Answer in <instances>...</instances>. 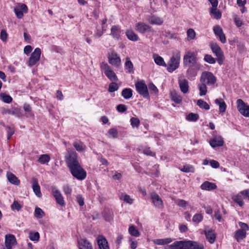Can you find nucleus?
Here are the masks:
<instances>
[{
	"label": "nucleus",
	"mask_w": 249,
	"mask_h": 249,
	"mask_svg": "<svg viewBox=\"0 0 249 249\" xmlns=\"http://www.w3.org/2000/svg\"><path fill=\"white\" fill-rule=\"evenodd\" d=\"M66 162L71 175L78 180L85 179L86 172L78 160L77 154L74 151H69L65 156Z\"/></svg>",
	"instance_id": "obj_1"
},
{
	"label": "nucleus",
	"mask_w": 249,
	"mask_h": 249,
	"mask_svg": "<svg viewBox=\"0 0 249 249\" xmlns=\"http://www.w3.org/2000/svg\"><path fill=\"white\" fill-rule=\"evenodd\" d=\"M200 82L198 85L199 95L203 96L207 93V86H213L216 82V78L211 72L205 71L201 73Z\"/></svg>",
	"instance_id": "obj_2"
},
{
	"label": "nucleus",
	"mask_w": 249,
	"mask_h": 249,
	"mask_svg": "<svg viewBox=\"0 0 249 249\" xmlns=\"http://www.w3.org/2000/svg\"><path fill=\"white\" fill-rule=\"evenodd\" d=\"M180 59V52L178 51L174 52L168 62L167 68V71L171 72L178 68L179 65Z\"/></svg>",
	"instance_id": "obj_3"
},
{
	"label": "nucleus",
	"mask_w": 249,
	"mask_h": 249,
	"mask_svg": "<svg viewBox=\"0 0 249 249\" xmlns=\"http://www.w3.org/2000/svg\"><path fill=\"white\" fill-rule=\"evenodd\" d=\"M183 64L186 66L197 67L196 54L193 52L187 51L183 57Z\"/></svg>",
	"instance_id": "obj_4"
},
{
	"label": "nucleus",
	"mask_w": 249,
	"mask_h": 249,
	"mask_svg": "<svg viewBox=\"0 0 249 249\" xmlns=\"http://www.w3.org/2000/svg\"><path fill=\"white\" fill-rule=\"evenodd\" d=\"M101 69L104 71L105 75L110 81H117L118 80V78L115 73L107 63L102 62L101 64Z\"/></svg>",
	"instance_id": "obj_5"
},
{
	"label": "nucleus",
	"mask_w": 249,
	"mask_h": 249,
	"mask_svg": "<svg viewBox=\"0 0 249 249\" xmlns=\"http://www.w3.org/2000/svg\"><path fill=\"white\" fill-rule=\"evenodd\" d=\"M211 48L213 53L216 56V60L219 65H221L224 60V56L220 47L215 43L210 44Z\"/></svg>",
	"instance_id": "obj_6"
},
{
	"label": "nucleus",
	"mask_w": 249,
	"mask_h": 249,
	"mask_svg": "<svg viewBox=\"0 0 249 249\" xmlns=\"http://www.w3.org/2000/svg\"><path fill=\"white\" fill-rule=\"evenodd\" d=\"M236 104L239 112L245 117H249V106L241 99H237Z\"/></svg>",
	"instance_id": "obj_7"
},
{
	"label": "nucleus",
	"mask_w": 249,
	"mask_h": 249,
	"mask_svg": "<svg viewBox=\"0 0 249 249\" xmlns=\"http://www.w3.org/2000/svg\"><path fill=\"white\" fill-rule=\"evenodd\" d=\"M135 87L138 92L145 98L149 97V93L146 85L143 81L136 83Z\"/></svg>",
	"instance_id": "obj_8"
},
{
	"label": "nucleus",
	"mask_w": 249,
	"mask_h": 249,
	"mask_svg": "<svg viewBox=\"0 0 249 249\" xmlns=\"http://www.w3.org/2000/svg\"><path fill=\"white\" fill-rule=\"evenodd\" d=\"M107 58L110 64L116 67H118L121 65V58L115 52L112 51L108 53Z\"/></svg>",
	"instance_id": "obj_9"
},
{
	"label": "nucleus",
	"mask_w": 249,
	"mask_h": 249,
	"mask_svg": "<svg viewBox=\"0 0 249 249\" xmlns=\"http://www.w3.org/2000/svg\"><path fill=\"white\" fill-rule=\"evenodd\" d=\"M14 12L18 19H21L23 17V13H26L28 12V7L24 4L17 3L16 6L14 9Z\"/></svg>",
	"instance_id": "obj_10"
},
{
	"label": "nucleus",
	"mask_w": 249,
	"mask_h": 249,
	"mask_svg": "<svg viewBox=\"0 0 249 249\" xmlns=\"http://www.w3.org/2000/svg\"><path fill=\"white\" fill-rule=\"evenodd\" d=\"M41 50L39 48H36L32 53L28 61V65L32 67L35 65L40 59Z\"/></svg>",
	"instance_id": "obj_11"
},
{
	"label": "nucleus",
	"mask_w": 249,
	"mask_h": 249,
	"mask_svg": "<svg viewBox=\"0 0 249 249\" xmlns=\"http://www.w3.org/2000/svg\"><path fill=\"white\" fill-rule=\"evenodd\" d=\"M1 113L3 114H9L18 118L21 117L22 115L21 109L18 107H12L10 109L2 108Z\"/></svg>",
	"instance_id": "obj_12"
},
{
	"label": "nucleus",
	"mask_w": 249,
	"mask_h": 249,
	"mask_svg": "<svg viewBox=\"0 0 249 249\" xmlns=\"http://www.w3.org/2000/svg\"><path fill=\"white\" fill-rule=\"evenodd\" d=\"M213 31L215 35L218 37L219 40L222 43H225L226 42V37L222 28L219 25H216L213 26Z\"/></svg>",
	"instance_id": "obj_13"
},
{
	"label": "nucleus",
	"mask_w": 249,
	"mask_h": 249,
	"mask_svg": "<svg viewBox=\"0 0 249 249\" xmlns=\"http://www.w3.org/2000/svg\"><path fill=\"white\" fill-rule=\"evenodd\" d=\"M52 194L55 198L56 202L60 206L64 205L63 197L60 192L54 186L52 187Z\"/></svg>",
	"instance_id": "obj_14"
},
{
	"label": "nucleus",
	"mask_w": 249,
	"mask_h": 249,
	"mask_svg": "<svg viewBox=\"0 0 249 249\" xmlns=\"http://www.w3.org/2000/svg\"><path fill=\"white\" fill-rule=\"evenodd\" d=\"M136 30L142 34H144L145 32L154 31V30L151 26H149L145 23L142 22H140L136 24Z\"/></svg>",
	"instance_id": "obj_15"
},
{
	"label": "nucleus",
	"mask_w": 249,
	"mask_h": 249,
	"mask_svg": "<svg viewBox=\"0 0 249 249\" xmlns=\"http://www.w3.org/2000/svg\"><path fill=\"white\" fill-rule=\"evenodd\" d=\"M178 82L181 91L184 94L187 93L189 90L188 81L183 77H179Z\"/></svg>",
	"instance_id": "obj_16"
},
{
	"label": "nucleus",
	"mask_w": 249,
	"mask_h": 249,
	"mask_svg": "<svg viewBox=\"0 0 249 249\" xmlns=\"http://www.w3.org/2000/svg\"><path fill=\"white\" fill-rule=\"evenodd\" d=\"M151 199L154 206L158 209H162L163 207V202L160 196L155 193L151 194Z\"/></svg>",
	"instance_id": "obj_17"
},
{
	"label": "nucleus",
	"mask_w": 249,
	"mask_h": 249,
	"mask_svg": "<svg viewBox=\"0 0 249 249\" xmlns=\"http://www.w3.org/2000/svg\"><path fill=\"white\" fill-rule=\"evenodd\" d=\"M17 243L15 236L13 234L5 235V244L7 249H12V246Z\"/></svg>",
	"instance_id": "obj_18"
},
{
	"label": "nucleus",
	"mask_w": 249,
	"mask_h": 249,
	"mask_svg": "<svg viewBox=\"0 0 249 249\" xmlns=\"http://www.w3.org/2000/svg\"><path fill=\"white\" fill-rule=\"evenodd\" d=\"M210 145L215 148L222 146L224 143V141L221 136H215L209 141Z\"/></svg>",
	"instance_id": "obj_19"
},
{
	"label": "nucleus",
	"mask_w": 249,
	"mask_h": 249,
	"mask_svg": "<svg viewBox=\"0 0 249 249\" xmlns=\"http://www.w3.org/2000/svg\"><path fill=\"white\" fill-rule=\"evenodd\" d=\"M99 249H109L108 242L105 237L99 236L97 238Z\"/></svg>",
	"instance_id": "obj_20"
},
{
	"label": "nucleus",
	"mask_w": 249,
	"mask_h": 249,
	"mask_svg": "<svg viewBox=\"0 0 249 249\" xmlns=\"http://www.w3.org/2000/svg\"><path fill=\"white\" fill-rule=\"evenodd\" d=\"M32 186L35 194L37 197H40L42 196L40 188L38 185L37 179L35 178H32Z\"/></svg>",
	"instance_id": "obj_21"
},
{
	"label": "nucleus",
	"mask_w": 249,
	"mask_h": 249,
	"mask_svg": "<svg viewBox=\"0 0 249 249\" xmlns=\"http://www.w3.org/2000/svg\"><path fill=\"white\" fill-rule=\"evenodd\" d=\"M186 241H177L169 246L170 249H186Z\"/></svg>",
	"instance_id": "obj_22"
},
{
	"label": "nucleus",
	"mask_w": 249,
	"mask_h": 249,
	"mask_svg": "<svg viewBox=\"0 0 249 249\" xmlns=\"http://www.w3.org/2000/svg\"><path fill=\"white\" fill-rule=\"evenodd\" d=\"M122 30L121 28L116 25H113L111 28L110 35L115 39L119 40L121 38Z\"/></svg>",
	"instance_id": "obj_23"
},
{
	"label": "nucleus",
	"mask_w": 249,
	"mask_h": 249,
	"mask_svg": "<svg viewBox=\"0 0 249 249\" xmlns=\"http://www.w3.org/2000/svg\"><path fill=\"white\" fill-rule=\"evenodd\" d=\"M186 249H204L202 244L194 241H186Z\"/></svg>",
	"instance_id": "obj_24"
},
{
	"label": "nucleus",
	"mask_w": 249,
	"mask_h": 249,
	"mask_svg": "<svg viewBox=\"0 0 249 249\" xmlns=\"http://www.w3.org/2000/svg\"><path fill=\"white\" fill-rule=\"evenodd\" d=\"M78 243L79 249H93L91 243L86 239H81Z\"/></svg>",
	"instance_id": "obj_25"
},
{
	"label": "nucleus",
	"mask_w": 249,
	"mask_h": 249,
	"mask_svg": "<svg viewBox=\"0 0 249 249\" xmlns=\"http://www.w3.org/2000/svg\"><path fill=\"white\" fill-rule=\"evenodd\" d=\"M6 177L7 179L11 184L15 185H18L20 184L19 180L11 172H8L6 174Z\"/></svg>",
	"instance_id": "obj_26"
},
{
	"label": "nucleus",
	"mask_w": 249,
	"mask_h": 249,
	"mask_svg": "<svg viewBox=\"0 0 249 249\" xmlns=\"http://www.w3.org/2000/svg\"><path fill=\"white\" fill-rule=\"evenodd\" d=\"M200 187L202 190L211 191L216 189V185L214 183L206 181L201 184Z\"/></svg>",
	"instance_id": "obj_27"
},
{
	"label": "nucleus",
	"mask_w": 249,
	"mask_h": 249,
	"mask_svg": "<svg viewBox=\"0 0 249 249\" xmlns=\"http://www.w3.org/2000/svg\"><path fill=\"white\" fill-rule=\"evenodd\" d=\"M214 103L216 105L219 106V110L220 113H224L225 112L227 108V106L225 102L222 99H216L215 100Z\"/></svg>",
	"instance_id": "obj_28"
},
{
	"label": "nucleus",
	"mask_w": 249,
	"mask_h": 249,
	"mask_svg": "<svg viewBox=\"0 0 249 249\" xmlns=\"http://www.w3.org/2000/svg\"><path fill=\"white\" fill-rule=\"evenodd\" d=\"M173 240L171 238H166L164 239H155L152 240L154 244L158 245H165L172 242Z\"/></svg>",
	"instance_id": "obj_29"
},
{
	"label": "nucleus",
	"mask_w": 249,
	"mask_h": 249,
	"mask_svg": "<svg viewBox=\"0 0 249 249\" xmlns=\"http://www.w3.org/2000/svg\"><path fill=\"white\" fill-rule=\"evenodd\" d=\"M232 198L235 202L237 203L240 207H242L244 204L243 200L246 198V197H243V195L241 193V191L238 194L233 196Z\"/></svg>",
	"instance_id": "obj_30"
},
{
	"label": "nucleus",
	"mask_w": 249,
	"mask_h": 249,
	"mask_svg": "<svg viewBox=\"0 0 249 249\" xmlns=\"http://www.w3.org/2000/svg\"><path fill=\"white\" fill-rule=\"evenodd\" d=\"M102 215L106 221H110L112 218L113 212L111 210L106 208L102 212Z\"/></svg>",
	"instance_id": "obj_31"
},
{
	"label": "nucleus",
	"mask_w": 249,
	"mask_h": 249,
	"mask_svg": "<svg viewBox=\"0 0 249 249\" xmlns=\"http://www.w3.org/2000/svg\"><path fill=\"white\" fill-rule=\"evenodd\" d=\"M148 21L151 24L160 25L163 23V20L161 18L154 16L149 17L148 18Z\"/></svg>",
	"instance_id": "obj_32"
},
{
	"label": "nucleus",
	"mask_w": 249,
	"mask_h": 249,
	"mask_svg": "<svg viewBox=\"0 0 249 249\" xmlns=\"http://www.w3.org/2000/svg\"><path fill=\"white\" fill-rule=\"evenodd\" d=\"M171 97L173 101L176 104H180L182 101V97L175 90L171 92Z\"/></svg>",
	"instance_id": "obj_33"
},
{
	"label": "nucleus",
	"mask_w": 249,
	"mask_h": 249,
	"mask_svg": "<svg viewBox=\"0 0 249 249\" xmlns=\"http://www.w3.org/2000/svg\"><path fill=\"white\" fill-rule=\"evenodd\" d=\"M127 37L130 40L136 41L139 39L138 36L131 30H128L125 32Z\"/></svg>",
	"instance_id": "obj_34"
},
{
	"label": "nucleus",
	"mask_w": 249,
	"mask_h": 249,
	"mask_svg": "<svg viewBox=\"0 0 249 249\" xmlns=\"http://www.w3.org/2000/svg\"><path fill=\"white\" fill-rule=\"evenodd\" d=\"M153 58L155 63L159 66L166 67V64L165 63L163 59L158 54H154Z\"/></svg>",
	"instance_id": "obj_35"
},
{
	"label": "nucleus",
	"mask_w": 249,
	"mask_h": 249,
	"mask_svg": "<svg viewBox=\"0 0 249 249\" xmlns=\"http://www.w3.org/2000/svg\"><path fill=\"white\" fill-rule=\"evenodd\" d=\"M205 235L207 240L211 244L214 243L215 240V236L213 231H209L207 232H205Z\"/></svg>",
	"instance_id": "obj_36"
},
{
	"label": "nucleus",
	"mask_w": 249,
	"mask_h": 249,
	"mask_svg": "<svg viewBox=\"0 0 249 249\" xmlns=\"http://www.w3.org/2000/svg\"><path fill=\"white\" fill-rule=\"evenodd\" d=\"M246 231L243 230H238L236 231L235 237L237 241H239L240 239H243L246 237Z\"/></svg>",
	"instance_id": "obj_37"
},
{
	"label": "nucleus",
	"mask_w": 249,
	"mask_h": 249,
	"mask_svg": "<svg viewBox=\"0 0 249 249\" xmlns=\"http://www.w3.org/2000/svg\"><path fill=\"white\" fill-rule=\"evenodd\" d=\"M122 95L124 99H128L132 96V90L130 89H124L122 90Z\"/></svg>",
	"instance_id": "obj_38"
},
{
	"label": "nucleus",
	"mask_w": 249,
	"mask_h": 249,
	"mask_svg": "<svg viewBox=\"0 0 249 249\" xmlns=\"http://www.w3.org/2000/svg\"><path fill=\"white\" fill-rule=\"evenodd\" d=\"M50 160V156L47 154H43L40 156L37 161L41 164L48 163Z\"/></svg>",
	"instance_id": "obj_39"
},
{
	"label": "nucleus",
	"mask_w": 249,
	"mask_h": 249,
	"mask_svg": "<svg viewBox=\"0 0 249 249\" xmlns=\"http://www.w3.org/2000/svg\"><path fill=\"white\" fill-rule=\"evenodd\" d=\"M125 68L126 69L128 70L129 73H133L134 72L133 65L128 57L126 58Z\"/></svg>",
	"instance_id": "obj_40"
},
{
	"label": "nucleus",
	"mask_w": 249,
	"mask_h": 249,
	"mask_svg": "<svg viewBox=\"0 0 249 249\" xmlns=\"http://www.w3.org/2000/svg\"><path fill=\"white\" fill-rule=\"evenodd\" d=\"M73 145L76 150L79 152L82 151L86 147L83 143L80 141L74 142L73 143Z\"/></svg>",
	"instance_id": "obj_41"
},
{
	"label": "nucleus",
	"mask_w": 249,
	"mask_h": 249,
	"mask_svg": "<svg viewBox=\"0 0 249 249\" xmlns=\"http://www.w3.org/2000/svg\"><path fill=\"white\" fill-rule=\"evenodd\" d=\"M192 67L193 66L189 67L186 71L187 75L188 78L194 77L197 74L196 71Z\"/></svg>",
	"instance_id": "obj_42"
},
{
	"label": "nucleus",
	"mask_w": 249,
	"mask_h": 249,
	"mask_svg": "<svg viewBox=\"0 0 249 249\" xmlns=\"http://www.w3.org/2000/svg\"><path fill=\"white\" fill-rule=\"evenodd\" d=\"M34 215L37 218H41L44 217L45 214L41 209L36 207L35 208Z\"/></svg>",
	"instance_id": "obj_43"
},
{
	"label": "nucleus",
	"mask_w": 249,
	"mask_h": 249,
	"mask_svg": "<svg viewBox=\"0 0 249 249\" xmlns=\"http://www.w3.org/2000/svg\"><path fill=\"white\" fill-rule=\"evenodd\" d=\"M128 231H129V233L131 235L135 236V237H139L140 235V232L138 231V230L133 225H131L129 227V228L128 229Z\"/></svg>",
	"instance_id": "obj_44"
},
{
	"label": "nucleus",
	"mask_w": 249,
	"mask_h": 249,
	"mask_svg": "<svg viewBox=\"0 0 249 249\" xmlns=\"http://www.w3.org/2000/svg\"><path fill=\"white\" fill-rule=\"evenodd\" d=\"M196 104L199 107L205 110L210 109L209 105L206 102L201 99L198 100Z\"/></svg>",
	"instance_id": "obj_45"
},
{
	"label": "nucleus",
	"mask_w": 249,
	"mask_h": 249,
	"mask_svg": "<svg viewBox=\"0 0 249 249\" xmlns=\"http://www.w3.org/2000/svg\"><path fill=\"white\" fill-rule=\"evenodd\" d=\"M210 13L214 16L216 19H220L221 18V13L219 10H217V7L215 8H211Z\"/></svg>",
	"instance_id": "obj_46"
},
{
	"label": "nucleus",
	"mask_w": 249,
	"mask_h": 249,
	"mask_svg": "<svg viewBox=\"0 0 249 249\" xmlns=\"http://www.w3.org/2000/svg\"><path fill=\"white\" fill-rule=\"evenodd\" d=\"M204 60L205 62L210 64H213L216 62V59L211 55L208 54H205L204 55Z\"/></svg>",
	"instance_id": "obj_47"
},
{
	"label": "nucleus",
	"mask_w": 249,
	"mask_h": 249,
	"mask_svg": "<svg viewBox=\"0 0 249 249\" xmlns=\"http://www.w3.org/2000/svg\"><path fill=\"white\" fill-rule=\"evenodd\" d=\"M39 237V234L38 232H30L29 235V239L33 241L37 242Z\"/></svg>",
	"instance_id": "obj_48"
},
{
	"label": "nucleus",
	"mask_w": 249,
	"mask_h": 249,
	"mask_svg": "<svg viewBox=\"0 0 249 249\" xmlns=\"http://www.w3.org/2000/svg\"><path fill=\"white\" fill-rule=\"evenodd\" d=\"M181 171L183 172H185V173H189V172L194 173L195 172V168H194V167L193 166H192L191 165L186 164L181 169Z\"/></svg>",
	"instance_id": "obj_49"
},
{
	"label": "nucleus",
	"mask_w": 249,
	"mask_h": 249,
	"mask_svg": "<svg viewBox=\"0 0 249 249\" xmlns=\"http://www.w3.org/2000/svg\"><path fill=\"white\" fill-rule=\"evenodd\" d=\"M199 116L197 114L190 113L186 117V119L190 121L195 122L198 120Z\"/></svg>",
	"instance_id": "obj_50"
},
{
	"label": "nucleus",
	"mask_w": 249,
	"mask_h": 249,
	"mask_svg": "<svg viewBox=\"0 0 249 249\" xmlns=\"http://www.w3.org/2000/svg\"><path fill=\"white\" fill-rule=\"evenodd\" d=\"M131 125L132 127L138 128L140 125V121L138 118L132 117L130 119Z\"/></svg>",
	"instance_id": "obj_51"
},
{
	"label": "nucleus",
	"mask_w": 249,
	"mask_h": 249,
	"mask_svg": "<svg viewBox=\"0 0 249 249\" xmlns=\"http://www.w3.org/2000/svg\"><path fill=\"white\" fill-rule=\"evenodd\" d=\"M11 208L12 210H17L19 211L22 208V205H20L17 200H15L13 204L11 205Z\"/></svg>",
	"instance_id": "obj_52"
},
{
	"label": "nucleus",
	"mask_w": 249,
	"mask_h": 249,
	"mask_svg": "<svg viewBox=\"0 0 249 249\" xmlns=\"http://www.w3.org/2000/svg\"><path fill=\"white\" fill-rule=\"evenodd\" d=\"M119 87L116 83L111 82L109 84L108 86V91L113 92L118 90Z\"/></svg>",
	"instance_id": "obj_53"
},
{
	"label": "nucleus",
	"mask_w": 249,
	"mask_h": 249,
	"mask_svg": "<svg viewBox=\"0 0 249 249\" xmlns=\"http://www.w3.org/2000/svg\"><path fill=\"white\" fill-rule=\"evenodd\" d=\"M0 97H1L2 101L6 103H10L12 101V98L5 93H1Z\"/></svg>",
	"instance_id": "obj_54"
},
{
	"label": "nucleus",
	"mask_w": 249,
	"mask_h": 249,
	"mask_svg": "<svg viewBox=\"0 0 249 249\" xmlns=\"http://www.w3.org/2000/svg\"><path fill=\"white\" fill-rule=\"evenodd\" d=\"M203 219V216L201 214L197 213L194 215L192 221L196 223L200 222Z\"/></svg>",
	"instance_id": "obj_55"
},
{
	"label": "nucleus",
	"mask_w": 249,
	"mask_h": 249,
	"mask_svg": "<svg viewBox=\"0 0 249 249\" xmlns=\"http://www.w3.org/2000/svg\"><path fill=\"white\" fill-rule=\"evenodd\" d=\"M121 199L129 204H132L133 203V199L130 198L129 196L126 194L122 195L121 196Z\"/></svg>",
	"instance_id": "obj_56"
},
{
	"label": "nucleus",
	"mask_w": 249,
	"mask_h": 249,
	"mask_svg": "<svg viewBox=\"0 0 249 249\" xmlns=\"http://www.w3.org/2000/svg\"><path fill=\"white\" fill-rule=\"evenodd\" d=\"M8 34L5 30H2L0 34V38L3 42H6Z\"/></svg>",
	"instance_id": "obj_57"
},
{
	"label": "nucleus",
	"mask_w": 249,
	"mask_h": 249,
	"mask_svg": "<svg viewBox=\"0 0 249 249\" xmlns=\"http://www.w3.org/2000/svg\"><path fill=\"white\" fill-rule=\"evenodd\" d=\"M116 109L118 112L123 113L126 110L127 108L125 105L119 104L117 106Z\"/></svg>",
	"instance_id": "obj_58"
},
{
	"label": "nucleus",
	"mask_w": 249,
	"mask_h": 249,
	"mask_svg": "<svg viewBox=\"0 0 249 249\" xmlns=\"http://www.w3.org/2000/svg\"><path fill=\"white\" fill-rule=\"evenodd\" d=\"M188 37L190 38L191 39H193L195 38L196 36V33L194 29H189L188 30L187 32Z\"/></svg>",
	"instance_id": "obj_59"
},
{
	"label": "nucleus",
	"mask_w": 249,
	"mask_h": 249,
	"mask_svg": "<svg viewBox=\"0 0 249 249\" xmlns=\"http://www.w3.org/2000/svg\"><path fill=\"white\" fill-rule=\"evenodd\" d=\"M6 128L8 129L7 131V139L9 140L11 138V136L14 134L15 130L13 128H12L10 126H8V125H7L6 126Z\"/></svg>",
	"instance_id": "obj_60"
},
{
	"label": "nucleus",
	"mask_w": 249,
	"mask_h": 249,
	"mask_svg": "<svg viewBox=\"0 0 249 249\" xmlns=\"http://www.w3.org/2000/svg\"><path fill=\"white\" fill-rule=\"evenodd\" d=\"M234 21L237 27H240L243 24V22L241 19L236 15L234 16Z\"/></svg>",
	"instance_id": "obj_61"
},
{
	"label": "nucleus",
	"mask_w": 249,
	"mask_h": 249,
	"mask_svg": "<svg viewBox=\"0 0 249 249\" xmlns=\"http://www.w3.org/2000/svg\"><path fill=\"white\" fill-rule=\"evenodd\" d=\"M108 134L115 138L118 135L117 130L115 128H111L108 131Z\"/></svg>",
	"instance_id": "obj_62"
},
{
	"label": "nucleus",
	"mask_w": 249,
	"mask_h": 249,
	"mask_svg": "<svg viewBox=\"0 0 249 249\" xmlns=\"http://www.w3.org/2000/svg\"><path fill=\"white\" fill-rule=\"evenodd\" d=\"M178 205L179 207L185 208L188 205V202L183 199H179L178 200Z\"/></svg>",
	"instance_id": "obj_63"
},
{
	"label": "nucleus",
	"mask_w": 249,
	"mask_h": 249,
	"mask_svg": "<svg viewBox=\"0 0 249 249\" xmlns=\"http://www.w3.org/2000/svg\"><path fill=\"white\" fill-rule=\"evenodd\" d=\"M63 191L67 195H71V188L68 185L64 186L63 188Z\"/></svg>",
	"instance_id": "obj_64"
}]
</instances>
